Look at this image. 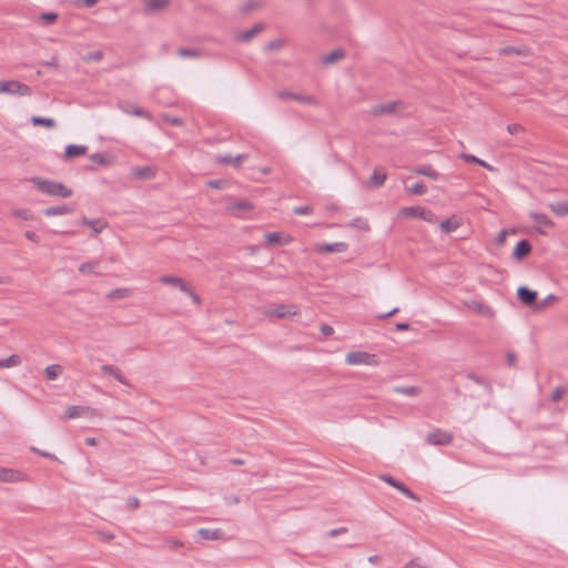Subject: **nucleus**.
I'll return each instance as SVG.
<instances>
[{"instance_id": "393cba45", "label": "nucleus", "mask_w": 568, "mask_h": 568, "mask_svg": "<svg viewBox=\"0 0 568 568\" xmlns=\"http://www.w3.org/2000/svg\"><path fill=\"white\" fill-rule=\"evenodd\" d=\"M73 211V209L69 205H61V206H58V207H52V209H48L45 211V213L48 215H54V214H67V213H71Z\"/></svg>"}, {"instance_id": "6ab92c4d", "label": "nucleus", "mask_w": 568, "mask_h": 568, "mask_svg": "<svg viewBox=\"0 0 568 568\" xmlns=\"http://www.w3.org/2000/svg\"><path fill=\"white\" fill-rule=\"evenodd\" d=\"M87 153V148L82 145H69L65 149V158L72 159L75 156H81Z\"/></svg>"}, {"instance_id": "473e14b6", "label": "nucleus", "mask_w": 568, "mask_h": 568, "mask_svg": "<svg viewBox=\"0 0 568 568\" xmlns=\"http://www.w3.org/2000/svg\"><path fill=\"white\" fill-rule=\"evenodd\" d=\"M467 377H468L469 379L474 381L476 384L481 385V386H484V387H486V388H489L488 383H487L484 378H481V377H479V376H477V375H475V374H473V373H469V374L467 375Z\"/></svg>"}, {"instance_id": "dca6fc26", "label": "nucleus", "mask_w": 568, "mask_h": 568, "mask_svg": "<svg viewBox=\"0 0 568 568\" xmlns=\"http://www.w3.org/2000/svg\"><path fill=\"white\" fill-rule=\"evenodd\" d=\"M462 224V220L454 215L452 217H448L447 220L443 221L440 224V227L444 232L450 233L457 230Z\"/></svg>"}, {"instance_id": "4468645a", "label": "nucleus", "mask_w": 568, "mask_h": 568, "mask_svg": "<svg viewBox=\"0 0 568 568\" xmlns=\"http://www.w3.org/2000/svg\"><path fill=\"white\" fill-rule=\"evenodd\" d=\"M101 371L105 375L113 376L123 385H130L128 379L121 374L120 369L113 365H102Z\"/></svg>"}, {"instance_id": "5fc2aeb1", "label": "nucleus", "mask_w": 568, "mask_h": 568, "mask_svg": "<svg viewBox=\"0 0 568 568\" xmlns=\"http://www.w3.org/2000/svg\"><path fill=\"white\" fill-rule=\"evenodd\" d=\"M85 2L88 6H93L94 3L98 2V0H85Z\"/></svg>"}, {"instance_id": "20e7f679", "label": "nucleus", "mask_w": 568, "mask_h": 568, "mask_svg": "<svg viewBox=\"0 0 568 568\" xmlns=\"http://www.w3.org/2000/svg\"><path fill=\"white\" fill-rule=\"evenodd\" d=\"M0 93L28 95L31 93V89L18 81H0Z\"/></svg>"}, {"instance_id": "864d4df0", "label": "nucleus", "mask_w": 568, "mask_h": 568, "mask_svg": "<svg viewBox=\"0 0 568 568\" xmlns=\"http://www.w3.org/2000/svg\"><path fill=\"white\" fill-rule=\"evenodd\" d=\"M27 237H28L29 240L34 241V239H36V234H34V233H30V232H28V233H27Z\"/></svg>"}, {"instance_id": "ea45409f", "label": "nucleus", "mask_w": 568, "mask_h": 568, "mask_svg": "<svg viewBox=\"0 0 568 568\" xmlns=\"http://www.w3.org/2000/svg\"><path fill=\"white\" fill-rule=\"evenodd\" d=\"M100 538L104 541H111L114 538V535L109 531H98Z\"/></svg>"}, {"instance_id": "37998d69", "label": "nucleus", "mask_w": 568, "mask_h": 568, "mask_svg": "<svg viewBox=\"0 0 568 568\" xmlns=\"http://www.w3.org/2000/svg\"><path fill=\"white\" fill-rule=\"evenodd\" d=\"M90 225L95 233L100 232L104 227V224L100 221L91 222Z\"/></svg>"}, {"instance_id": "c756f323", "label": "nucleus", "mask_w": 568, "mask_h": 568, "mask_svg": "<svg viewBox=\"0 0 568 568\" xmlns=\"http://www.w3.org/2000/svg\"><path fill=\"white\" fill-rule=\"evenodd\" d=\"M168 4V0H150L149 8L151 10L162 9Z\"/></svg>"}, {"instance_id": "412c9836", "label": "nucleus", "mask_w": 568, "mask_h": 568, "mask_svg": "<svg viewBox=\"0 0 568 568\" xmlns=\"http://www.w3.org/2000/svg\"><path fill=\"white\" fill-rule=\"evenodd\" d=\"M133 174L138 179H151L154 176L155 171L151 166L136 168L133 170Z\"/></svg>"}, {"instance_id": "c03bdc74", "label": "nucleus", "mask_w": 568, "mask_h": 568, "mask_svg": "<svg viewBox=\"0 0 568 568\" xmlns=\"http://www.w3.org/2000/svg\"><path fill=\"white\" fill-rule=\"evenodd\" d=\"M95 266H97V264H95V263L84 264V265H82V266L80 267V271H81L82 273H85V272H92V271H93V268H94Z\"/></svg>"}, {"instance_id": "c9c22d12", "label": "nucleus", "mask_w": 568, "mask_h": 568, "mask_svg": "<svg viewBox=\"0 0 568 568\" xmlns=\"http://www.w3.org/2000/svg\"><path fill=\"white\" fill-rule=\"evenodd\" d=\"M516 362H517V356L515 353L513 352H508L506 354V363L509 367H514L516 365Z\"/></svg>"}, {"instance_id": "f704fd0d", "label": "nucleus", "mask_w": 568, "mask_h": 568, "mask_svg": "<svg viewBox=\"0 0 568 568\" xmlns=\"http://www.w3.org/2000/svg\"><path fill=\"white\" fill-rule=\"evenodd\" d=\"M140 506V500L136 497H130L126 500V508L132 510L136 509Z\"/></svg>"}, {"instance_id": "a18cd8bd", "label": "nucleus", "mask_w": 568, "mask_h": 568, "mask_svg": "<svg viewBox=\"0 0 568 568\" xmlns=\"http://www.w3.org/2000/svg\"><path fill=\"white\" fill-rule=\"evenodd\" d=\"M317 252H333L335 248L332 245H318L316 247Z\"/></svg>"}, {"instance_id": "de8ad7c7", "label": "nucleus", "mask_w": 568, "mask_h": 568, "mask_svg": "<svg viewBox=\"0 0 568 568\" xmlns=\"http://www.w3.org/2000/svg\"><path fill=\"white\" fill-rule=\"evenodd\" d=\"M32 450H33V452H36V453H38V454H40V455H41V456H43V457L52 458V459H57V457H55L54 455L50 454V453L41 452V450H39V449H37V448H32Z\"/></svg>"}, {"instance_id": "2eb2a0df", "label": "nucleus", "mask_w": 568, "mask_h": 568, "mask_svg": "<svg viewBox=\"0 0 568 568\" xmlns=\"http://www.w3.org/2000/svg\"><path fill=\"white\" fill-rule=\"evenodd\" d=\"M530 252H531L530 243L526 240H523L516 245L515 251H514V256L518 260H521V258L526 257L527 255H529Z\"/></svg>"}, {"instance_id": "ddd939ff", "label": "nucleus", "mask_w": 568, "mask_h": 568, "mask_svg": "<svg viewBox=\"0 0 568 568\" xmlns=\"http://www.w3.org/2000/svg\"><path fill=\"white\" fill-rule=\"evenodd\" d=\"M518 297L523 304L527 306H534L537 298V294L526 287H520L518 290Z\"/></svg>"}, {"instance_id": "c85d7f7f", "label": "nucleus", "mask_w": 568, "mask_h": 568, "mask_svg": "<svg viewBox=\"0 0 568 568\" xmlns=\"http://www.w3.org/2000/svg\"><path fill=\"white\" fill-rule=\"evenodd\" d=\"M552 211L558 215H566L568 214V203L552 205Z\"/></svg>"}, {"instance_id": "39448f33", "label": "nucleus", "mask_w": 568, "mask_h": 568, "mask_svg": "<svg viewBox=\"0 0 568 568\" xmlns=\"http://www.w3.org/2000/svg\"><path fill=\"white\" fill-rule=\"evenodd\" d=\"M99 412L89 406H69L64 413V418L73 419L78 417H95Z\"/></svg>"}, {"instance_id": "603ef678", "label": "nucleus", "mask_w": 568, "mask_h": 568, "mask_svg": "<svg viewBox=\"0 0 568 568\" xmlns=\"http://www.w3.org/2000/svg\"><path fill=\"white\" fill-rule=\"evenodd\" d=\"M296 213H298V214H307V213H310V210H308V207H302V209H297Z\"/></svg>"}, {"instance_id": "7c9ffc66", "label": "nucleus", "mask_w": 568, "mask_h": 568, "mask_svg": "<svg viewBox=\"0 0 568 568\" xmlns=\"http://www.w3.org/2000/svg\"><path fill=\"white\" fill-rule=\"evenodd\" d=\"M408 190L414 194L422 195L426 192V186L423 183H416L415 185L409 186Z\"/></svg>"}, {"instance_id": "4d7b16f0", "label": "nucleus", "mask_w": 568, "mask_h": 568, "mask_svg": "<svg viewBox=\"0 0 568 568\" xmlns=\"http://www.w3.org/2000/svg\"><path fill=\"white\" fill-rule=\"evenodd\" d=\"M19 215H20V216H22L23 219H29V215H28V213H27V212H24L23 214H20V213H19Z\"/></svg>"}, {"instance_id": "a878e982", "label": "nucleus", "mask_w": 568, "mask_h": 568, "mask_svg": "<svg viewBox=\"0 0 568 568\" xmlns=\"http://www.w3.org/2000/svg\"><path fill=\"white\" fill-rule=\"evenodd\" d=\"M253 206L247 202H237L233 205V211L235 214L241 215L244 211H251Z\"/></svg>"}, {"instance_id": "09e8293b", "label": "nucleus", "mask_w": 568, "mask_h": 568, "mask_svg": "<svg viewBox=\"0 0 568 568\" xmlns=\"http://www.w3.org/2000/svg\"><path fill=\"white\" fill-rule=\"evenodd\" d=\"M258 31H260V29H258V28H254V29H252L250 32H247V33L245 34L244 39H246V40H247V39H251V38H252L254 34H256Z\"/></svg>"}, {"instance_id": "1a4fd4ad", "label": "nucleus", "mask_w": 568, "mask_h": 568, "mask_svg": "<svg viewBox=\"0 0 568 568\" xmlns=\"http://www.w3.org/2000/svg\"><path fill=\"white\" fill-rule=\"evenodd\" d=\"M452 435L443 432L440 429H437L430 434L427 435V443L435 446H444L452 443Z\"/></svg>"}, {"instance_id": "b1692460", "label": "nucleus", "mask_w": 568, "mask_h": 568, "mask_svg": "<svg viewBox=\"0 0 568 568\" xmlns=\"http://www.w3.org/2000/svg\"><path fill=\"white\" fill-rule=\"evenodd\" d=\"M31 122L36 126L42 125V126H45L49 129H51L55 125V123L52 119H45V118H40V116H33L31 119Z\"/></svg>"}, {"instance_id": "4be33fe9", "label": "nucleus", "mask_w": 568, "mask_h": 568, "mask_svg": "<svg viewBox=\"0 0 568 568\" xmlns=\"http://www.w3.org/2000/svg\"><path fill=\"white\" fill-rule=\"evenodd\" d=\"M62 373V367L60 365H49L45 371L44 375L47 379L54 381L60 374Z\"/></svg>"}, {"instance_id": "4c0bfd02", "label": "nucleus", "mask_w": 568, "mask_h": 568, "mask_svg": "<svg viewBox=\"0 0 568 568\" xmlns=\"http://www.w3.org/2000/svg\"><path fill=\"white\" fill-rule=\"evenodd\" d=\"M129 293H130L129 290H116V291L112 292L111 297L112 298H122V297L128 296Z\"/></svg>"}, {"instance_id": "6e6d98bb", "label": "nucleus", "mask_w": 568, "mask_h": 568, "mask_svg": "<svg viewBox=\"0 0 568 568\" xmlns=\"http://www.w3.org/2000/svg\"><path fill=\"white\" fill-rule=\"evenodd\" d=\"M232 463L235 465H242L243 460L242 459H233Z\"/></svg>"}, {"instance_id": "f8f14e48", "label": "nucleus", "mask_w": 568, "mask_h": 568, "mask_svg": "<svg viewBox=\"0 0 568 568\" xmlns=\"http://www.w3.org/2000/svg\"><path fill=\"white\" fill-rule=\"evenodd\" d=\"M197 535L205 540H221L225 538L224 531L219 528H200Z\"/></svg>"}, {"instance_id": "cd10ccee", "label": "nucleus", "mask_w": 568, "mask_h": 568, "mask_svg": "<svg viewBox=\"0 0 568 568\" xmlns=\"http://www.w3.org/2000/svg\"><path fill=\"white\" fill-rule=\"evenodd\" d=\"M509 234H515V231H514V230H503V231L498 234V236H497V239H496L497 244H498V245H504V244L506 243L507 236H508Z\"/></svg>"}, {"instance_id": "7ed1b4c3", "label": "nucleus", "mask_w": 568, "mask_h": 568, "mask_svg": "<svg viewBox=\"0 0 568 568\" xmlns=\"http://www.w3.org/2000/svg\"><path fill=\"white\" fill-rule=\"evenodd\" d=\"M402 217H416L427 222H434L435 215L430 210L423 206H407L399 211Z\"/></svg>"}, {"instance_id": "8fccbe9b", "label": "nucleus", "mask_w": 568, "mask_h": 568, "mask_svg": "<svg viewBox=\"0 0 568 568\" xmlns=\"http://www.w3.org/2000/svg\"><path fill=\"white\" fill-rule=\"evenodd\" d=\"M85 444L89 445V446H95L97 445V439L93 438V437H88V438H85Z\"/></svg>"}, {"instance_id": "f03ea898", "label": "nucleus", "mask_w": 568, "mask_h": 568, "mask_svg": "<svg viewBox=\"0 0 568 568\" xmlns=\"http://www.w3.org/2000/svg\"><path fill=\"white\" fill-rule=\"evenodd\" d=\"M345 363L351 366H377L379 361L375 354H371L364 351H353L346 354Z\"/></svg>"}, {"instance_id": "3c124183", "label": "nucleus", "mask_w": 568, "mask_h": 568, "mask_svg": "<svg viewBox=\"0 0 568 568\" xmlns=\"http://www.w3.org/2000/svg\"><path fill=\"white\" fill-rule=\"evenodd\" d=\"M378 560H379V557H378L377 555H373V556H369V557H368V561H369L371 564H377V562H378Z\"/></svg>"}, {"instance_id": "f3484780", "label": "nucleus", "mask_w": 568, "mask_h": 568, "mask_svg": "<svg viewBox=\"0 0 568 568\" xmlns=\"http://www.w3.org/2000/svg\"><path fill=\"white\" fill-rule=\"evenodd\" d=\"M532 219L534 221L537 223V230L538 232L545 234V230L544 229H547V227H551L552 226V222L546 216V215H542V214H534L532 215Z\"/></svg>"}, {"instance_id": "58836bf2", "label": "nucleus", "mask_w": 568, "mask_h": 568, "mask_svg": "<svg viewBox=\"0 0 568 568\" xmlns=\"http://www.w3.org/2000/svg\"><path fill=\"white\" fill-rule=\"evenodd\" d=\"M463 158L467 161V162H470V163H477L479 165H483L485 168H487V164L483 161H480L479 159H477L476 156L474 155H463Z\"/></svg>"}, {"instance_id": "bb28decb", "label": "nucleus", "mask_w": 568, "mask_h": 568, "mask_svg": "<svg viewBox=\"0 0 568 568\" xmlns=\"http://www.w3.org/2000/svg\"><path fill=\"white\" fill-rule=\"evenodd\" d=\"M343 57H344L343 52L341 50H336L333 53H331L329 55H326L324 58V62L327 64L334 63V62L341 60Z\"/></svg>"}, {"instance_id": "423d86ee", "label": "nucleus", "mask_w": 568, "mask_h": 568, "mask_svg": "<svg viewBox=\"0 0 568 568\" xmlns=\"http://www.w3.org/2000/svg\"><path fill=\"white\" fill-rule=\"evenodd\" d=\"M379 479L383 480L384 483L390 485L392 487L396 488L397 490H399L406 497H408V498H410L413 500H416V501L420 500L419 497L415 493H413L407 486H405L399 480L395 479L393 476H390V475H381Z\"/></svg>"}, {"instance_id": "9b49d317", "label": "nucleus", "mask_w": 568, "mask_h": 568, "mask_svg": "<svg viewBox=\"0 0 568 568\" xmlns=\"http://www.w3.org/2000/svg\"><path fill=\"white\" fill-rule=\"evenodd\" d=\"M24 479L22 473L11 468H0V481L17 483Z\"/></svg>"}, {"instance_id": "79ce46f5", "label": "nucleus", "mask_w": 568, "mask_h": 568, "mask_svg": "<svg viewBox=\"0 0 568 568\" xmlns=\"http://www.w3.org/2000/svg\"><path fill=\"white\" fill-rule=\"evenodd\" d=\"M403 568H427V567L420 565L417 559H413L408 564H406Z\"/></svg>"}, {"instance_id": "6e6552de", "label": "nucleus", "mask_w": 568, "mask_h": 568, "mask_svg": "<svg viewBox=\"0 0 568 568\" xmlns=\"http://www.w3.org/2000/svg\"><path fill=\"white\" fill-rule=\"evenodd\" d=\"M160 281L164 284L173 285V286L178 287L179 290H181L182 292L189 293L195 302H199V298L193 293L190 284L184 282L182 278L173 277V276H162Z\"/></svg>"}, {"instance_id": "aec40b11", "label": "nucleus", "mask_w": 568, "mask_h": 568, "mask_svg": "<svg viewBox=\"0 0 568 568\" xmlns=\"http://www.w3.org/2000/svg\"><path fill=\"white\" fill-rule=\"evenodd\" d=\"M21 364V357L17 354H13L7 358L0 359V368H11L19 366Z\"/></svg>"}, {"instance_id": "e433bc0d", "label": "nucleus", "mask_w": 568, "mask_h": 568, "mask_svg": "<svg viewBox=\"0 0 568 568\" xmlns=\"http://www.w3.org/2000/svg\"><path fill=\"white\" fill-rule=\"evenodd\" d=\"M345 532H347V528L346 527H339V528H335V529L329 530L327 532V536L328 537H336V536L345 534Z\"/></svg>"}, {"instance_id": "5701e85b", "label": "nucleus", "mask_w": 568, "mask_h": 568, "mask_svg": "<svg viewBox=\"0 0 568 568\" xmlns=\"http://www.w3.org/2000/svg\"><path fill=\"white\" fill-rule=\"evenodd\" d=\"M385 180H386L385 171L383 169H375L373 176H372L373 184L376 186H379L385 182Z\"/></svg>"}, {"instance_id": "f257e3e1", "label": "nucleus", "mask_w": 568, "mask_h": 568, "mask_svg": "<svg viewBox=\"0 0 568 568\" xmlns=\"http://www.w3.org/2000/svg\"><path fill=\"white\" fill-rule=\"evenodd\" d=\"M31 181L34 186L44 194L59 197H69L72 195V190L62 183L40 178H34Z\"/></svg>"}, {"instance_id": "a211bd4d", "label": "nucleus", "mask_w": 568, "mask_h": 568, "mask_svg": "<svg viewBox=\"0 0 568 568\" xmlns=\"http://www.w3.org/2000/svg\"><path fill=\"white\" fill-rule=\"evenodd\" d=\"M393 392L407 396H417L420 394V388L417 386H394Z\"/></svg>"}, {"instance_id": "49530a36", "label": "nucleus", "mask_w": 568, "mask_h": 568, "mask_svg": "<svg viewBox=\"0 0 568 568\" xmlns=\"http://www.w3.org/2000/svg\"><path fill=\"white\" fill-rule=\"evenodd\" d=\"M409 328V324L407 322H397L396 329L397 331H406Z\"/></svg>"}, {"instance_id": "a19ab883", "label": "nucleus", "mask_w": 568, "mask_h": 568, "mask_svg": "<svg viewBox=\"0 0 568 568\" xmlns=\"http://www.w3.org/2000/svg\"><path fill=\"white\" fill-rule=\"evenodd\" d=\"M321 332L323 333V335L325 336H329L334 333V329L331 325H327V324H323L321 326Z\"/></svg>"}, {"instance_id": "0eeeda50", "label": "nucleus", "mask_w": 568, "mask_h": 568, "mask_svg": "<svg viewBox=\"0 0 568 568\" xmlns=\"http://www.w3.org/2000/svg\"><path fill=\"white\" fill-rule=\"evenodd\" d=\"M267 316L275 318L293 317L298 315L297 307L295 305H277L272 307L267 313Z\"/></svg>"}, {"instance_id": "9d476101", "label": "nucleus", "mask_w": 568, "mask_h": 568, "mask_svg": "<svg viewBox=\"0 0 568 568\" xmlns=\"http://www.w3.org/2000/svg\"><path fill=\"white\" fill-rule=\"evenodd\" d=\"M293 241V237L283 232H273L266 234V242L268 245H286Z\"/></svg>"}, {"instance_id": "72a5a7b5", "label": "nucleus", "mask_w": 568, "mask_h": 568, "mask_svg": "<svg viewBox=\"0 0 568 568\" xmlns=\"http://www.w3.org/2000/svg\"><path fill=\"white\" fill-rule=\"evenodd\" d=\"M565 394V388L564 387H557L552 394H551V400L552 402H558L562 398Z\"/></svg>"}, {"instance_id": "2f4dec72", "label": "nucleus", "mask_w": 568, "mask_h": 568, "mask_svg": "<svg viewBox=\"0 0 568 568\" xmlns=\"http://www.w3.org/2000/svg\"><path fill=\"white\" fill-rule=\"evenodd\" d=\"M40 19L44 23L50 24V23H53L57 21L58 14L57 13H43V14H41Z\"/></svg>"}]
</instances>
